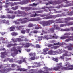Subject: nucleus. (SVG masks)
<instances>
[{
  "label": "nucleus",
  "instance_id": "f257e3e1",
  "mask_svg": "<svg viewBox=\"0 0 73 73\" xmlns=\"http://www.w3.org/2000/svg\"><path fill=\"white\" fill-rule=\"evenodd\" d=\"M62 16V15L61 14H57L55 15H50L49 16L46 17L42 18V19H55L58 17Z\"/></svg>",
  "mask_w": 73,
  "mask_h": 73
},
{
  "label": "nucleus",
  "instance_id": "f03ea898",
  "mask_svg": "<svg viewBox=\"0 0 73 73\" xmlns=\"http://www.w3.org/2000/svg\"><path fill=\"white\" fill-rule=\"evenodd\" d=\"M13 70V69H12V68H7L6 69H3L0 70V73H7V72H10V71H11V70Z\"/></svg>",
  "mask_w": 73,
  "mask_h": 73
},
{
  "label": "nucleus",
  "instance_id": "7ed1b4c3",
  "mask_svg": "<svg viewBox=\"0 0 73 73\" xmlns=\"http://www.w3.org/2000/svg\"><path fill=\"white\" fill-rule=\"evenodd\" d=\"M57 65H58V66L54 67L53 68V70H55V71L60 70L59 69H61V67L62 66V63H61L57 64Z\"/></svg>",
  "mask_w": 73,
  "mask_h": 73
},
{
  "label": "nucleus",
  "instance_id": "20e7f679",
  "mask_svg": "<svg viewBox=\"0 0 73 73\" xmlns=\"http://www.w3.org/2000/svg\"><path fill=\"white\" fill-rule=\"evenodd\" d=\"M29 54V56H30L32 57L30 58H29V60H33L36 59V53H30Z\"/></svg>",
  "mask_w": 73,
  "mask_h": 73
},
{
  "label": "nucleus",
  "instance_id": "39448f33",
  "mask_svg": "<svg viewBox=\"0 0 73 73\" xmlns=\"http://www.w3.org/2000/svg\"><path fill=\"white\" fill-rule=\"evenodd\" d=\"M71 34L69 33H64V35L63 36L61 37L60 38L61 39V40H63V39H66V38H69V36H69V35Z\"/></svg>",
  "mask_w": 73,
  "mask_h": 73
},
{
  "label": "nucleus",
  "instance_id": "423d86ee",
  "mask_svg": "<svg viewBox=\"0 0 73 73\" xmlns=\"http://www.w3.org/2000/svg\"><path fill=\"white\" fill-rule=\"evenodd\" d=\"M27 19H28V18H20L18 20L19 21H21V24H25L27 23V22H26Z\"/></svg>",
  "mask_w": 73,
  "mask_h": 73
},
{
  "label": "nucleus",
  "instance_id": "0eeeda50",
  "mask_svg": "<svg viewBox=\"0 0 73 73\" xmlns=\"http://www.w3.org/2000/svg\"><path fill=\"white\" fill-rule=\"evenodd\" d=\"M69 67H63V69L65 70H73V65H70L69 66Z\"/></svg>",
  "mask_w": 73,
  "mask_h": 73
},
{
  "label": "nucleus",
  "instance_id": "6e6552de",
  "mask_svg": "<svg viewBox=\"0 0 73 73\" xmlns=\"http://www.w3.org/2000/svg\"><path fill=\"white\" fill-rule=\"evenodd\" d=\"M73 25V22H69L65 24H61L60 25V27H63L64 26H65V27L66 26H70V25Z\"/></svg>",
  "mask_w": 73,
  "mask_h": 73
},
{
  "label": "nucleus",
  "instance_id": "1a4fd4ad",
  "mask_svg": "<svg viewBox=\"0 0 73 73\" xmlns=\"http://www.w3.org/2000/svg\"><path fill=\"white\" fill-rule=\"evenodd\" d=\"M73 45L71 44H69V45L68 46H67L66 47H65V49H68L69 50H72L73 49V47H72L73 46Z\"/></svg>",
  "mask_w": 73,
  "mask_h": 73
},
{
  "label": "nucleus",
  "instance_id": "9d476101",
  "mask_svg": "<svg viewBox=\"0 0 73 73\" xmlns=\"http://www.w3.org/2000/svg\"><path fill=\"white\" fill-rule=\"evenodd\" d=\"M60 5L61 7H69V6H73V3H69L67 5H66L64 6V5L63 4H62Z\"/></svg>",
  "mask_w": 73,
  "mask_h": 73
},
{
  "label": "nucleus",
  "instance_id": "9b49d317",
  "mask_svg": "<svg viewBox=\"0 0 73 73\" xmlns=\"http://www.w3.org/2000/svg\"><path fill=\"white\" fill-rule=\"evenodd\" d=\"M21 15H20L17 14V17H20V16H27V15H28V14L26 13L24 11H22V14H21Z\"/></svg>",
  "mask_w": 73,
  "mask_h": 73
},
{
  "label": "nucleus",
  "instance_id": "f8f14e48",
  "mask_svg": "<svg viewBox=\"0 0 73 73\" xmlns=\"http://www.w3.org/2000/svg\"><path fill=\"white\" fill-rule=\"evenodd\" d=\"M60 29H61V28L59 27L58 26L51 29V30L53 32H54V30H60Z\"/></svg>",
  "mask_w": 73,
  "mask_h": 73
},
{
  "label": "nucleus",
  "instance_id": "ddd939ff",
  "mask_svg": "<svg viewBox=\"0 0 73 73\" xmlns=\"http://www.w3.org/2000/svg\"><path fill=\"white\" fill-rule=\"evenodd\" d=\"M58 23H63V22H62V21H60L59 22H56L53 25V27H58V25L57 24Z\"/></svg>",
  "mask_w": 73,
  "mask_h": 73
},
{
  "label": "nucleus",
  "instance_id": "4468645a",
  "mask_svg": "<svg viewBox=\"0 0 73 73\" xmlns=\"http://www.w3.org/2000/svg\"><path fill=\"white\" fill-rule=\"evenodd\" d=\"M13 51L14 52H15V53H16L17 54H18V51H19V52L20 53H21V50H17L16 48V47H13Z\"/></svg>",
  "mask_w": 73,
  "mask_h": 73
},
{
  "label": "nucleus",
  "instance_id": "2eb2a0df",
  "mask_svg": "<svg viewBox=\"0 0 73 73\" xmlns=\"http://www.w3.org/2000/svg\"><path fill=\"white\" fill-rule=\"evenodd\" d=\"M40 15H41V14L35 13V14H31V15H30V17H36V16H40Z\"/></svg>",
  "mask_w": 73,
  "mask_h": 73
},
{
  "label": "nucleus",
  "instance_id": "dca6fc26",
  "mask_svg": "<svg viewBox=\"0 0 73 73\" xmlns=\"http://www.w3.org/2000/svg\"><path fill=\"white\" fill-rule=\"evenodd\" d=\"M29 21H35V18H31L30 19L28 20V19H27V20L26 21V22H28Z\"/></svg>",
  "mask_w": 73,
  "mask_h": 73
},
{
  "label": "nucleus",
  "instance_id": "f3484780",
  "mask_svg": "<svg viewBox=\"0 0 73 73\" xmlns=\"http://www.w3.org/2000/svg\"><path fill=\"white\" fill-rule=\"evenodd\" d=\"M46 21H42L40 22V23L42 25L43 27H45V26H46Z\"/></svg>",
  "mask_w": 73,
  "mask_h": 73
},
{
  "label": "nucleus",
  "instance_id": "a211bd4d",
  "mask_svg": "<svg viewBox=\"0 0 73 73\" xmlns=\"http://www.w3.org/2000/svg\"><path fill=\"white\" fill-rule=\"evenodd\" d=\"M15 29V26H12L10 28H9V29L10 30V31H14V29Z\"/></svg>",
  "mask_w": 73,
  "mask_h": 73
},
{
  "label": "nucleus",
  "instance_id": "6ab92c4d",
  "mask_svg": "<svg viewBox=\"0 0 73 73\" xmlns=\"http://www.w3.org/2000/svg\"><path fill=\"white\" fill-rule=\"evenodd\" d=\"M57 38H58V36H57L56 34H54V35L52 36V38H51H51H55V39H57Z\"/></svg>",
  "mask_w": 73,
  "mask_h": 73
},
{
  "label": "nucleus",
  "instance_id": "aec40b11",
  "mask_svg": "<svg viewBox=\"0 0 73 73\" xmlns=\"http://www.w3.org/2000/svg\"><path fill=\"white\" fill-rule=\"evenodd\" d=\"M31 9V7H25V11H30Z\"/></svg>",
  "mask_w": 73,
  "mask_h": 73
},
{
  "label": "nucleus",
  "instance_id": "412c9836",
  "mask_svg": "<svg viewBox=\"0 0 73 73\" xmlns=\"http://www.w3.org/2000/svg\"><path fill=\"white\" fill-rule=\"evenodd\" d=\"M43 12H44V11H43L42 10L38 11H36V12H33V13H42Z\"/></svg>",
  "mask_w": 73,
  "mask_h": 73
},
{
  "label": "nucleus",
  "instance_id": "4be33fe9",
  "mask_svg": "<svg viewBox=\"0 0 73 73\" xmlns=\"http://www.w3.org/2000/svg\"><path fill=\"white\" fill-rule=\"evenodd\" d=\"M17 70L20 71V72H21L22 71H23V72H27V70L24 68H19Z\"/></svg>",
  "mask_w": 73,
  "mask_h": 73
},
{
  "label": "nucleus",
  "instance_id": "5701e85b",
  "mask_svg": "<svg viewBox=\"0 0 73 73\" xmlns=\"http://www.w3.org/2000/svg\"><path fill=\"white\" fill-rule=\"evenodd\" d=\"M61 31H70V29L68 28H66V29H61Z\"/></svg>",
  "mask_w": 73,
  "mask_h": 73
},
{
  "label": "nucleus",
  "instance_id": "b1692460",
  "mask_svg": "<svg viewBox=\"0 0 73 73\" xmlns=\"http://www.w3.org/2000/svg\"><path fill=\"white\" fill-rule=\"evenodd\" d=\"M11 34L13 36H16L18 35V33H17L15 32L12 33Z\"/></svg>",
  "mask_w": 73,
  "mask_h": 73
},
{
  "label": "nucleus",
  "instance_id": "393cba45",
  "mask_svg": "<svg viewBox=\"0 0 73 73\" xmlns=\"http://www.w3.org/2000/svg\"><path fill=\"white\" fill-rule=\"evenodd\" d=\"M52 60H53V61H54L56 62H58V58H52Z\"/></svg>",
  "mask_w": 73,
  "mask_h": 73
},
{
  "label": "nucleus",
  "instance_id": "a878e982",
  "mask_svg": "<svg viewBox=\"0 0 73 73\" xmlns=\"http://www.w3.org/2000/svg\"><path fill=\"white\" fill-rule=\"evenodd\" d=\"M19 6H17L15 7H13L11 8V9H12V10H14L15 11V10H16V9H18V7Z\"/></svg>",
  "mask_w": 73,
  "mask_h": 73
},
{
  "label": "nucleus",
  "instance_id": "bb28decb",
  "mask_svg": "<svg viewBox=\"0 0 73 73\" xmlns=\"http://www.w3.org/2000/svg\"><path fill=\"white\" fill-rule=\"evenodd\" d=\"M17 63H18L19 64H21L23 62V60L21 59L20 60H18L16 62Z\"/></svg>",
  "mask_w": 73,
  "mask_h": 73
},
{
  "label": "nucleus",
  "instance_id": "cd10ccee",
  "mask_svg": "<svg viewBox=\"0 0 73 73\" xmlns=\"http://www.w3.org/2000/svg\"><path fill=\"white\" fill-rule=\"evenodd\" d=\"M34 26V25H33V24H32V23H30L28 25V27L29 28H31V27H33Z\"/></svg>",
  "mask_w": 73,
  "mask_h": 73
},
{
  "label": "nucleus",
  "instance_id": "c85d7f7f",
  "mask_svg": "<svg viewBox=\"0 0 73 73\" xmlns=\"http://www.w3.org/2000/svg\"><path fill=\"white\" fill-rule=\"evenodd\" d=\"M25 45V46L26 48H29L30 46V43H26Z\"/></svg>",
  "mask_w": 73,
  "mask_h": 73
},
{
  "label": "nucleus",
  "instance_id": "c756f323",
  "mask_svg": "<svg viewBox=\"0 0 73 73\" xmlns=\"http://www.w3.org/2000/svg\"><path fill=\"white\" fill-rule=\"evenodd\" d=\"M44 69L46 70V71H48L49 70H52L51 69L50 70L49 68L46 67H45L43 68Z\"/></svg>",
  "mask_w": 73,
  "mask_h": 73
},
{
  "label": "nucleus",
  "instance_id": "7c9ffc66",
  "mask_svg": "<svg viewBox=\"0 0 73 73\" xmlns=\"http://www.w3.org/2000/svg\"><path fill=\"white\" fill-rule=\"evenodd\" d=\"M50 4H52V1H48V3L46 4V5H49Z\"/></svg>",
  "mask_w": 73,
  "mask_h": 73
},
{
  "label": "nucleus",
  "instance_id": "2f4dec72",
  "mask_svg": "<svg viewBox=\"0 0 73 73\" xmlns=\"http://www.w3.org/2000/svg\"><path fill=\"white\" fill-rule=\"evenodd\" d=\"M1 54L2 55L1 56L2 58H4L5 57V52H1Z\"/></svg>",
  "mask_w": 73,
  "mask_h": 73
},
{
  "label": "nucleus",
  "instance_id": "473e14b6",
  "mask_svg": "<svg viewBox=\"0 0 73 73\" xmlns=\"http://www.w3.org/2000/svg\"><path fill=\"white\" fill-rule=\"evenodd\" d=\"M68 14L69 16H72L73 15V10L71 11V12L69 13V12H68Z\"/></svg>",
  "mask_w": 73,
  "mask_h": 73
},
{
  "label": "nucleus",
  "instance_id": "72a5a7b5",
  "mask_svg": "<svg viewBox=\"0 0 73 73\" xmlns=\"http://www.w3.org/2000/svg\"><path fill=\"white\" fill-rule=\"evenodd\" d=\"M9 3H10V2L6 3V5L4 6V7H5V8H8L9 5H8V4Z\"/></svg>",
  "mask_w": 73,
  "mask_h": 73
},
{
  "label": "nucleus",
  "instance_id": "f704fd0d",
  "mask_svg": "<svg viewBox=\"0 0 73 73\" xmlns=\"http://www.w3.org/2000/svg\"><path fill=\"white\" fill-rule=\"evenodd\" d=\"M50 23L49 21H46V26H48L49 25H50Z\"/></svg>",
  "mask_w": 73,
  "mask_h": 73
},
{
  "label": "nucleus",
  "instance_id": "c9c22d12",
  "mask_svg": "<svg viewBox=\"0 0 73 73\" xmlns=\"http://www.w3.org/2000/svg\"><path fill=\"white\" fill-rule=\"evenodd\" d=\"M23 27V26H20L19 27H16V28L17 29V30H20L21 29H22V28Z\"/></svg>",
  "mask_w": 73,
  "mask_h": 73
},
{
  "label": "nucleus",
  "instance_id": "e433bc0d",
  "mask_svg": "<svg viewBox=\"0 0 73 73\" xmlns=\"http://www.w3.org/2000/svg\"><path fill=\"white\" fill-rule=\"evenodd\" d=\"M54 45H60V46L61 45H62V44H60V42H58L56 43H54Z\"/></svg>",
  "mask_w": 73,
  "mask_h": 73
},
{
  "label": "nucleus",
  "instance_id": "4c0bfd02",
  "mask_svg": "<svg viewBox=\"0 0 73 73\" xmlns=\"http://www.w3.org/2000/svg\"><path fill=\"white\" fill-rule=\"evenodd\" d=\"M48 53L50 55H53V51L50 50L48 52Z\"/></svg>",
  "mask_w": 73,
  "mask_h": 73
},
{
  "label": "nucleus",
  "instance_id": "58836bf2",
  "mask_svg": "<svg viewBox=\"0 0 73 73\" xmlns=\"http://www.w3.org/2000/svg\"><path fill=\"white\" fill-rule=\"evenodd\" d=\"M24 1L25 3V4H28V3L30 1V0H24Z\"/></svg>",
  "mask_w": 73,
  "mask_h": 73
},
{
  "label": "nucleus",
  "instance_id": "ea45409f",
  "mask_svg": "<svg viewBox=\"0 0 73 73\" xmlns=\"http://www.w3.org/2000/svg\"><path fill=\"white\" fill-rule=\"evenodd\" d=\"M11 40H12L13 42H14V43H15V42H17V38L16 39L12 38V39Z\"/></svg>",
  "mask_w": 73,
  "mask_h": 73
},
{
  "label": "nucleus",
  "instance_id": "a19ab883",
  "mask_svg": "<svg viewBox=\"0 0 73 73\" xmlns=\"http://www.w3.org/2000/svg\"><path fill=\"white\" fill-rule=\"evenodd\" d=\"M18 3L19 4H21V5H23V4H25L24 1V0L20 2H19Z\"/></svg>",
  "mask_w": 73,
  "mask_h": 73
},
{
  "label": "nucleus",
  "instance_id": "79ce46f5",
  "mask_svg": "<svg viewBox=\"0 0 73 73\" xmlns=\"http://www.w3.org/2000/svg\"><path fill=\"white\" fill-rule=\"evenodd\" d=\"M48 35H45L44 37V38H45L46 39V40H49V39H51V38L48 37Z\"/></svg>",
  "mask_w": 73,
  "mask_h": 73
},
{
  "label": "nucleus",
  "instance_id": "37998d69",
  "mask_svg": "<svg viewBox=\"0 0 73 73\" xmlns=\"http://www.w3.org/2000/svg\"><path fill=\"white\" fill-rule=\"evenodd\" d=\"M48 21L50 23V24H52V23H54V21L53 20H49Z\"/></svg>",
  "mask_w": 73,
  "mask_h": 73
},
{
  "label": "nucleus",
  "instance_id": "c03bdc74",
  "mask_svg": "<svg viewBox=\"0 0 73 73\" xmlns=\"http://www.w3.org/2000/svg\"><path fill=\"white\" fill-rule=\"evenodd\" d=\"M17 41H18V42H20V41H23V40H21V39L20 38H17Z\"/></svg>",
  "mask_w": 73,
  "mask_h": 73
},
{
  "label": "nucleus",
  "instance_id": "a18cd8bd",
  "mask_svg": "<svg viewBox=\"0 0 73 73\" xmlns=\"http://www.w3.org/2000/svg\"><path fill=\"white\" fill-rule=\"evenodd\" d=\"M49 48H46L45 49H44L43 50L44 52L46 53V52H47V51H48L49 50Z\"/></svg>",
  "mask_w": 73,
  "mask_h": 73
},
{
  "label": "nucleus",
  "instance_id": "49530a36",
  "mask_svg": "<svg viewBox=\"0 0 73 73\" xmlns=\"http://www.w3.org/2000/svg\"><path fill=\"white\" fill-rule=\"evenodd\" d=\"M59 47L60 46H53L52 48L53 49H57L58 48H59Z\"/></svg>",
  "mask_w": 73,
  "mask_h": 73
},
{
  "label": "nucleus",
  "instance_id": "de8ad7c7",
  "mask_svg": "<svg viewBox=\"0 0 73 73\" xmlns=\"http://www.w3.org/2000/svg\"><path fill=\"white\" fill-rule=\"evenodd\" d=\"M6 17L4 15H1L0 17V18L1 19H4V18H6Z\"/></svg>",
  "mask_w": 73,
  "mask_h": 73
},
{
  "label": "nucleus",
  "instance_id": "09e8293b",
  "mask_svg": "<svg viewBox=\"0 0 73 73\" xmlns=\"http://www.w3.org/2000/svg\"><path fill=\"white\" fill-rule=\"evenodd\" d=\"M41 20V18H35V21H38V20Z\"/></svg>",
  "mask_w": 73,
  "mask_h": 73
},
{
  "label": "nucleus",
  "instance_id": "8fccbe9b",
  "mask_svg": "<svg viewBox=\"0 0 73 73\" xmlns=\"http://www.w3.org/2000/svg\"><path fill=\"white\" fill-rule=\"evenodd\" d=\"M57 4H60L61 3H62V2L61 1H56Z\"/></svg>",
  "mask_w": 73,
  "mask_h": 73
},
{
  "label": "nucleus",
  "instance_id": "3c124183",
  "mask_svg": "<svg viewBox=\"0 0 73 73\" xmlns=\"http://www.w3.org/2000/svg\"><path fill=\"white\" fill-rule=\"evenodd\" d=\"M30 29H27L25 31V32H26V33H29L30 31Z\"/></svg>",
  "mask_w": 73,
  "mask_h": 73
},
{
  "label": "nucleus",
  "instance_id": "603ef678",
  "mask_svg": "<svg viewBox=\"0 0 73 73\" xmlns=\"http://www.w3.org/2000/svg\"><path fill=\"white\" fill-rule=\"evenodd\" d=\"M23 11H21L20 10H18L17 11V12L18 13V14H19V15H21L22 14V12Z\"/></svg>",
  "mask_w": 73,
  "mask_h": 73
},
{
  "label": "nucleus",
  "instance_id": "864d4df0",
  "mask_svg": "<svg viewBox=\"0 0 73 73\" xmlns=\"http://www.w3.org/2000/svg\"><path fill=\"white\" fill-rule=\"evenodd\" d=\"M40 28H42V27H38L36 26L35 27V29H36V30L39 29H40Z\"/></svg>",
  "mask_w": 73,
  "mask_h": 73
},
{
  "label": "nucleus",
  "instance_id": "5fc2aeb1",
  "mask_svg": "<svg viewBox=\"0 0 73 73\" xmlns=\"http://www.w3.org/2000/svg\"><path fill=\"white\" fill-rule=\"evenodd\" d=\"M13 11L12 10L9 11L8 12H7L8 13H11L12 14L13 13Z\"/></svg>",
  "mask_w": 73,
  "mask_h": 73
},
{
  "label": "nucleus",
  "instance_id": "6e6d98bb",
  "mask_svg": "<svg viewBox=\"0 0 73 73\" xmlns=\"http://www.w3.org/2000/svg\"><path fill=\"white\" fill-rule=\"evenodd\" d=\"M21 33H23V34H25V31L24 29H23L21 31Z\"/></svg>",
  "mask_w": 73,
  "mask_h": 73
},
{
  "label": "nucleus",
  "instance_id": "4d7b16f0",
  "mask_svg": "<svg viewBox=\"0 0 73 73\" xmlns=\"http://www.w3.org/2000/svg\"><path fill=\"white\" fill-rule=\"evenodd\" d=\"M19 20H17L15 21H14V23H15V24H20V23L19 22Z\"/></svg>",
  "mask_w": 73,
  "mask_h": 73
},
{
  "label": "nucleus",
  "instance_id": "13d9d810",
  "mask_svg": "<svg viewBox=\"0 0 73 73\" xmlns=\"http://www.w3.org/2000/svg\"><path fill=\"white\" fill-rule=\"evenodd\" d=\"M64 20H67V21H69V20H70V18L69 17L65 18H64Z\"/></svg>",
  "mask_w": 73,
  "mask_h": 73
},
{
  "label": "nucleus",
  "instance_id": "bf43d9fd",
  "mask_svg": "<svg viewBox=\"0 0 73 73\" xmlns=\"http://www.w3.org/2000/svg\"><path fill=\"white\" fill-rule=\"evenodd\" d=\"M52 4L53 5H56L57 4V1H52Z\"/></svg>",
  "mask_w": 73,
  "mask_h": 73
},
{
  "label": "nucleus",
  "instance_id": "052dcab7",
  "mask_svg": "<svg viewBox=\"0 0 73 73\" xmlns=\"http://www.w3.org/2000/svg\"><path fill=\"white\" fill-rule=\"evenodd\" d=\"M12 46V44H9L7 46V47H8V48H10L11 46Z\"/></svg>",
  "mask_w": 73,
  "mask_h": 73
},
{
  "label": "nucleus",
  "instance_id": "680f3d73",
  "mask_svg": "<svg viewBox=\"0 0 73 73\" xmlns=\"http://www.w3.org/2000/svg\"><path fill=\"white\" fill-rule=\"evenodd\" d=\"M59 58L60 59H62V60H64V58H65L64 56H63V55H62V56H60L59 57Z\"/></svg>",
  "mask_w": 73,
  "mask_h": 73
},
{
  "label": "nucleus",
  "instance_id": "e2e57ef3",
  "mask_svg": "<svg viewBox=\"0 0 73 73\" xmlns=\"http://www.w3.org/2000/svg\"><path fill=\"white\" fill-rule=\"evenodd\" d=\"M34 32V33H35L37 34V33H38V31L35 30H33Z\"/></svg>",
  "mask_w": 73,
  "mask_h": 73
},
{
  "label": "nucleus",
  "instance_id": "0e129e2a",
  "mask_svg": "<svg viewBox=\"0 0 73 73\" xmlns=\"http://www.w3.org/2000/svg\"><path fill=\"white\" fill-rule=\"evenodd\" d=\"M16 65L14 64H11V67H12V68H15V66H16Z\"/></svg>",
  "mask_w": 73,
  "mask_h": 73
},
{
  "label": "nucleus",
  "instance_id": "69168bd1",
  "mask_svg": "<svg viewBox=\"0 0 73 73\" xmlns=\"http://www.w3.org/2000/svg\"><path fill=\"white\" fill-rule=\"evenodd\" d=\"M3 6L0 5V11H1L3 9Z\"/></svg>",
  "mask_w": 73,
  "mask_h": 73
},
{
  "label": "nucleus",
  "instance_id": "338daca9",
  "mask_svg": "<svg viewBox=\"0 0 73 73\" xmlns=\"http://www.w3.org/2000/svg\"><path fill=\"white\" fill-rule=\"evenodd\" d=\"M36 48H40L41 47H40V46L39 44H37L36 45Z\"/></svg>",
  "mask_w": 73,
  "mask_h": 73
},
{
  "label": "nucleus",
  "instance_id": "774afa93",
  "mask_svg": "<svg viewBox=\"0 0 73 73\" xmlns=\"http://www.w3.org/2000/svg\"><path fill=\"white\" fill-rule=\"evenodd\" d=\"M57 51H53V54H57Z\"/></svg>",
  "mask_w": 73,
  "mask_h": 73
}]
</instances>
